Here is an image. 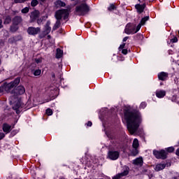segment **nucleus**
Segmentation results:
<instances>
[{"label": "nucleus", "instance_id": "nucleus-1", "mask_svg": "<svg viewBox=\"0 0 179 179\" xmlns=\"http://www.w3.org/2000/svg\"><path fill=\"white\" fill-rule=\"evenodd\" d=\"M124 117L127 124V129L129 134L134 135L142 123V115L139 111L131 107H127L124 110Z\"/></svg>", "mask_w": 179, "mask_h": 179}, {"label": "nucleus", "instance_id": "nucleus-2", "mask_svg": "<svg viewBox=\"0 0 179 179\" xmlns=\"http://www.w3.org/2000/svg\"><path fill=\"white\" fill-rule=\"evenodd\" d=\"M87 12H89V6L86 3H82L76 8V13L78 16H84Z\"/></svg>", "mask_w": 179, "mask_h": 179}, {"label": "nucleus", "instance_id": "nucleus-3", "mask_svg": "<svg viewBox=\"0 0 179 179\" xmlns=\"http://www.w3.org/2000/svg\"><path fill=\"white\" fill-rule=\"evenodd\" d=\"M141 24H138L136 28L132 24H127L124 29V33L126 34H135V33H138V30H141Z\"/></svg>", "mask_w": 179, "mask_h": 179}, {"label": "nucleus", "instance_id": "nucleus-4", "mask_svg": "<svg viewBox=\"0 0 179 179\" xmlns=\"http://www.w3.org/2000/svg\"><path fill=\"white\" fill-rule=\"evenodd\" d=\"M19 83H20V78H15L13 81L10 82V83L3 84L5 92H7V93H10V90H12L13 87H16V86H17Z\"/></svg>", "mask_w": 179, "mask_h": 179}, {"label": "nucleus", "instance_id": "nucleus-5", "mask_svg": "<svg viewBox=\"0 0 179 179\" xmlns=\"http://www.w3.org/2000/svg\"><path fill=\"white\" fill-rule=\"evenodd\" d=\"M69 15V10H68L67 9H62V10H57L55 12V16L57 20H61L62 17H64V20L68 19Z\"/></svg>", "mask_w": 179, "mask_h": 179}, {"label": "nucleus", "instance_id": "nucleus-6", "mask_svg": "<svg viewBox=\"0 0 179 179\" xmlns=\"http://www.w3.org/2000/svg\"><path fill=\"white\" fill-rule=\"evenodd\" d=\"M153 155L156 159H162V160L167 159V152L164 150H161L159 151L154 150Z\"/></svg>", "mask_w": 179, "mask_h": 179}, {"label": "nucleus", "instance_id": "nucleus-7", "mask_svg": "<svg viewBox=\"0 0 179 179\" xmlns=\"http://www.w3.org/2000/svg\"><path fill=\"white\" fill-rule=\"evenodd\" d=\"M40 31H41V28L40 27H29L27 29V33H28L29 36H36Z\"/></svg>", "mask_w": 179, "mask_h": 179}, {"label": "nucleus", "instance_id": "nucleus-8", "mask_svg": "<svg viewBox=\"0 0 179 179\" xmlns=\"http://www.w3.org/2000/svg\"><path fill=\"white\" fill-rule=\"evenodd\" d=\"M26 90L24 87L20 85L15 90L11 91V94H14V97L19 96V94H24Z\"/></svg>", "mask_w": 179, "mask_h": 179}, {"label": "nucleus", "instance_id": "nucleus-9", "mask_svg": "<svg viewBox=\"0 0 179 179\" xmlns=\"http://www.w3.org/2000/svg\"><path fill=\"white\" fill-rule=\"evenodd\" d=\"M108 156L110 160H117L120 157V152L118 151H109Z\"/></svg>", "mask_w": 179, "mask_h": 179}, {"label": "nucleus", "instance_id": "nucleus-10", "mask_svg": "<svg viewBox=\"0 0 179 179\" xmlns=\"http://www.w3.org/2000/svg\"><path fill=\"white\" fill-rule=\"evenodd\" d=\"M38 16H40V12L38 10H34L31 13L30 23H33L37 20Z\"/></svg>", "mask_w": 179, "mask_h": 179}, {"label": "nucleus", "instance_id": "nucleus-11", "mask_svg": "<svg viewBox=\"0 0 179 179\" xmlns=\"http://www.w3.org/2000/svg\"><path fill=\"white\" fill-rule=\"evenodd\" d=\"M17 114H20V108H22V101H17L15 104L13 106Z\"/></svg>", "mask_w": 179, "mask_h": 179}, {"label": "nucleus", "instance_id": "nucleus-12", "mask_svg": "<svg viewBox=\"0 0 179 179\" xmlns=\"http://www.w3.org/2000/svg\"><path fill=\"white\" fill-rule=\"evenodd\" d=\"M167 78H169V73L162 71L158 73V79L159 80H166Z\"/></svg>", "mask_w": 179, "mask_h": 179}, {"label": "nucleus", "instance_id": "nucleus-13", "mask_svg": "<svg viewBox=\"0 0 179 179\" xmlns=\"http://www.w3.org/2000/svg\"><path fill=\"white\" fill-rule=\"evenodd\" d=\"M135 8L138 13H142L145 10V8H146V4H136Z\"/></svg>", "mask_w": 179, "mask_h": 179}, {"label": "nucleus", "instance_id": "nucleus-14", "mask_svg": "<svg viewBox=\"0 0 179 179\" xmlns=\"http://www.w3.org/2000/svg\"><path fill=\"white\" fill-rule=\"evenodd\" d=\"M133 164L135 166H142L143 164V159L142 157H138L133 160Z\"/></svg>", "mask_w": 179, "mask_h": 179}, {"label": "nucleus", "instance_id": "nucleus-15", "mask_svg": "<svg viewBox=\"0 0 179 179\" xmlns=\"http://www.w3.org/2000/svg\"><path fill=\"white\" fill-rule=\"evenodd\" d=\"M128 174H129V171H124L123 172L117 174L116 176H115L113 179H120L122 177H125V176H128Z\"/></svg>", "mask_w": 179, "mask_h": 179}, {"label": "nucleus", "instance_id": "nucleus-16", "mask_svg": "<svg viewBox=\"0 0 179 179\" xmlns=\"http://www.w3.org/2000/svg\"><path fill=\"white\" fill-rule=\"evenodd\" d=\"M3 131L6 134H9V132H10V131H12V126L8 124V123H4L3 124Z\"/></svg>", "mask_w": 179, "mask_h": 179}, {"label": "nucleus", "instance_id": "nucleus-17", "mask_svg": "<svg viewBox=\"0 0 179 179\" xmlns=\"http://www.w3.org/2000/svg\"><path fill=\"white\" fill-rule=\"evenodd\" d=\"M155 94L158 99H163L164 96H166V91L165 90H157Z\"/></svg>", "mask_w": 179, "mask_h": 179}, {"label": "nucleus", "instance_id": "nucleus-18", "mask_svg": "<svg viewBox=\"0 0 179 179\" xmlns=\"http://www.w3.org/2000/svg\"><path fill=\"white\" fill-rule=\"evenodd\" d=\"M50 24H51V22H50V21H48L45 26L44 34L45 35L50 34V33H51V27H50Z\"/></svg>", "mask_w": 179, "mask_h": 179}, {"label": "nucleus", "instance_id": "nucleus-19", "mask_svg": "<svg viewBox=\"0 0 179 179\" xmlns=\"http://www.w3.org/2000/svg\"><path fill=\"white\" fill-rule=\"evenodd\" d=\"M21 22H22V19L20 16H15L13 20V23L15 26H17V24H20Z\"/></svg>", "mask_w": 179, "mask_h": 179}, {"label": "nucleus", "instance_id": "nucleus-20", "mask_svg": "<svg viewBox=\"0 0 179 179\" xmlns=\"http://www.w3.org/2000/svg\"><path fill=\"white\" fill-rule=\"evenodd\" d=\"M166 169V164H158L156 165L155 170V171H161V170H164Z\"/></svg>", "mask_w": 179, "mask_h": 179}, {"label": "nucleus", "instance_id": "nucleus-21", "mask_svg": "<svg viewBox=\"0 0 179 179\" xmlns=\"http://www.w3.org/2000/svg\"><path fill=\"white\" fill-rule=\"evenodd\" d=\"M20 40V36H13L8 39V43L10 44H13L14 43H17Z\"/></svg>", "mask_w": 179, "mask_h": 179}, {"label": "nucleus", "instance_id": "nucleus-22", "mask_svg": "<svg viewBox=\"0 0 179 179\" xmlns=\"http://www.w3.org/2000/svg\"><path fill=\"white\" fill-rule=\"evenodd\" d=\"M132 147L134 149H138L139 148V141L136 138L134 139Z\"/></svg>", "mask_w": 179, "mask_h": 179}, {"label": "nucleus", "instance_id": "nucleus-23", "mask_svg": "<svg viewBox=\"0 0 179 179\" xmlns=\"http://www.w3.org/2000/svg\"><path fill=\"white\" fill-rule=\"evenodd\" d=\"M64 54V52L62 50L58 48L57 49V53H56V58H61Z\"/></svg>", "mask_w": 179, "mask_h": 179}, {"label": "nucleus", "instance_id": "nucleus-24", "mask_svg": "<svg viewBox=\"0 0 179 179\" xmlns=\"http://www.w3.org/2000/svg\"><path fill=\"white\" fill-rule=\"evenodd\" d=\"M59 26H61V20H57L53 27V30H57V29H59Z\"/></svg>", "mask_w": 179, "mask_h": 179}, {"label": "nucleus", "instance_id": "nucleus-25", "mask_svg": "<svg viewBox=\"0 0 179 179\" xmlns=\"http://www.w3.org/2000/svg\"><path fill=\"white\" fill-rule=\"evenodd\" d=\"M55 5L56 6H62L64 7L66 6L65 2L61 1V0H58L55 2Z\"/></svg>", "mask_w": 179, "mask_h": 179}, {"label": "nucleus", "instance_id": "nucleus-26", "mask_svg": "<svg viewBox=\"0 0 179 179\" xmlns=\"http://www.w3.org/2000/svg\"><path fill=\"white\" fill-rule=\"evenodd\" d=\"M148 20H149V16L144 17L141 19V21L139 24H141V26L142 27V24H145V23L148 22Z\"/></svg>", "mask_w": 179, "mask_h": 179}, {"label": "nucleus", "instance_id": "nucleus-27", "mask_svg": "<svg viewBox=\"0 0 179 179\" xmlns=\"http://www.w3.org/2000/svg\"><path fill=\"white\" fill-rule=\"evenodd\" d=\"M139 150H138V148H133V150L131 152V156H137Z\"/></svg>", "mask_w": 179, "mask_h": 179}, {"label": "nucleus", "instance_id": "nucleus-28", "mask_svg": "<svg viewBox=\"0 0 179 179\" xmlns=\"http://www.w3.org/2000/svg\"><path fill=\"white\" fill-rule=\"evenodd\" d=\"M12 22V18L10 16H7L4 20V24H9Z\"/></svg>", "mask_w": 179, "mask_h": 179}, {"label": "nucleus", "instance_id": "nucleus-29", "mask_svg": "<svg viewBox=\"0 0 179 179\" xmlns=\"http://www.w3.org/2000/svg\"><path fill=\"white\" fill-rule=\"evenodd\" d=\"M38 5V1L37 0H32L31 2V6L34 7Z\"/></svg>", "mask_w": 179, "mask_h": 179}, {"label": "nucleus", "instance_id": "nucleus-30", "mask_svg": "<svg viewBox=\"0 0 179 179\" xmlns=\"http://www.w3.org/2000/svg\"><path fill=\"white\" fill-rule=\"evenodd\" d=\"M17 27L16 26H11L10 27V31H11L12 33H15V31H17Z\"/></svg>", "mask_w": 179, "mask_h": 179}, {"label": "nucleus", "instance_id": "nucleus-31", "mask_svg": "<svg viewBox=\"0 0 179 179\" xmlns=\"http://www.w3.org/2000/svg\"><path fill=\"white\" fill-rule=\"evenodd\" d=\"M34 76H40L41 75V70L37 69L34 72Z\"/></svg>", "mask_w": 179, "mask_h": 179}, {"label": "nucleus", "instance_id": "nucleus-32", "mask_svg": "<svg viewBox=\"0 0 179 179\" xmlns=\"http://www.w3.org/2000/svg\"><path fill=\"white\" fill-rule=\"evenodd\" d=\"M166 152L169 153H173L174 152V147H169L166 148Z\"/></svg>", "mask_w": 179, "mask_h": 179}, {"label": "nucleus", "instance_id": "nucleus-33", "mask_svg": "<svg viewBox=\"0 0 179 179\" xmlns=\"http://www.w3.org/2000/svg\"><path fill=\"white\" fill-rule=\"evenodd\" d=\"M29 7H25V8H24L21 10V12H22V13H29Z\"/></svg>", "mask_w": 179, "mask_h": 179}, {"label": "nucleus", "instance_id": "nucleus-34", "mask_svg": "<svg viewBox=\"0 0 179 179\" xmlns=\"http://www.w3.org/2000/svg\"><path fill=\"white\" fill-rule=\"evenodd\" d=\"M27 0H14L15 3H24Z\"/></svg>", "mask_w": 179, "mask_h": 179}, {"label": "nucleus", "instance_id": "nucleus-35", "mask_svg": "<svg viewBox=\"0 0 179 179\" xmlns=\"http://www.w3.org/2000/svg\"><path fill=\"white\" fill-rule=\"evenodd\" d=\"M46 114L47 115H52V110H51V108H48L46 110Z\"/></svg>", "mask_w": 179, "mask_h": 179}, {"label": "nucleus", "instance_id": "nucleus-36", "mask_svg": "<svg viewBox=\"0 0 179 179\" xmlns=\"http://www.w3.org/2000/svg\"><path fill=\"white\" fill-rule=\"evenodd\" d=\"M114 9H115V6L114 4H110L108 8V10H114Z\"/></svg>", "mask_w": 179, "mask_h": 179}, {"label": "nucleus", "instance_id": "nucleus-37", "mask_svg": "<svg viewBox=\"0 0 179 179\" xmlns=\"http://www.w3.org/2000/svg\"><path fill=\"white\" fill-rule=\"evenodd\" d=\"M5 92V85H1L0 87V93H3Z\"/></svg>", "mask_w": 179, "mask_h": 179}, {"label": "nucleus", "instance_id": "nucleus-38", "mask_svg": "<svg viewBox=\"0 0 179 179\" xmlns=\"http://www.w3.org/2000/svg\"><path fill=\"white\" fill-rule=\"evenodd\" d=\"M146 108V103L142 102L140 105V108Z\"/></svg>", "mask_w": 179, "mask_h": 179}, {"label": "nucleus", "instance_id": "nucleus-39", "mask_svg": "<svg viewBox=\"0 0 179 179\" xmlns=\"http://www.w3.org/2000/svg\"><path fill=\"white\" fill-rule=\"evenodd\" d=\"M177 41H178V38H177V37H174L171 40V43H177Z\"/></svg>", "mask_w": 179, "mask_h": 179}, {"label": "nucleus", "instance_id": "nucleus-40", "mask_svg": "<svg viewBox=\"0 0 179 179\" xmlns=\"http://www.w3.org/2000/svg\"><path fill=\"white\" fill-rule=\"evenodd\" d=\"M122 53H123L124 55H127V54H128V50H127V49H122Z\"/></svg>", "mask_w": 179, "mask_h": 179}, {"label": "nucleus", "instance_id": "nucleus-41", "mask_svg": "<svg viewBox=\"0 0 179 179\" xmlns=\"http://www.w3.org/2000/svg\"><path fill=\"white\" fill-rule=\"evenodd\" d=\"M124 48H125V43L120 45L119 47V50H124Z\"/></svg>", "mask_w": 179, "mask_h": 179}, {"label": "nucleus", "instance_id": "nucleus-42", "mask_svg": "<svg viewBox=\"0 0 179 179\" xmlns=\"http://www.w3.org/2000/svg\"><path fill=\"white\" fill-rule=\"evenodd\" d=\"M5 138V134L0 132V141Z\"/></svg>", "mask_w": 179, "mask_h": 179}, {"label": "nucleus", "instance_id": "nucleus-43", "mask_svg": "<svg viewBox=\"0 0 179 179\" xmlns=\"http://www.w3.org/2000/svg\"><path fill=\"white\" fill-rule=\"evenodd\" d=\"M136 38L138 39V38H143V35L142 34H137L136 36Z\"/></svg>", "mask_w": 179, "mask_h": 179}, {"label": "nucleus", "instance_id": "nucleus-44", "mask_svg": "<svg viewBox=\"0 0 179 179\" xmlns=\"http://www.w3.org/2000/svg\"><path fill=\"white\" fill-rule=\"evenodd\" d=\"M37 23H38V24H41V23H43V20H41V18L38 19L37 20Z\"/></svg>", "mask_w": 179, "mask_h": 179}, {"label": "nucleus", "instance_id": "nucleus-45", "mask_svg": "<svg viewBox=\"0 0 179 179\" xmlns=\"http://www.w3.org/2000/svg\"><path fill=\"white\" fill-rule=\"evenodd\" d=\"M92 125H93V124L92 123V122H88L87 123V127H92Z\"/></svg>", "mask_w": 179, "mask_h": 179}, {"label": "nucleus", "instance_id": "nucleus-46", "mask_svg": "<svg viewBox=\"0 0 179 179\" xmlns=\"http://www.w3.org/2000/svg\"><path fill=\"white\" fill-rule=\"evenodd\" d=\"M3 27V25L2 24V20L0 19V29H2Z\"/></svg>", "mask_w": 179, "mask_h": 179}, {"label": "nucleus", "instance_id": "nucleus-47", "mask_svg": "<svg viewBox=\"0 0 179 179\" xmlns=\"http://www.w3.org/2000/svg\"><path fill=\"white\" fill-rule=\"evenodd\" d=\"M35 61H36V64H40V62H41L40 59H36Z\"/></svg>", "mask_w": 179, "mask_h": 179}, {"label": "nucleus", "instance_id": "nucleus-48", "mask_svg": "<svg viewBox=\"0 0 179 179\" xmlns=\"http://www.w3.org/2000/svg\"><path fill=\"white\" fill-rule=\"evenodd\" d=\"M129 38V37H128V36L124 37V38H123V42L127 41V40H128Z\"/></svg>", "mask_w": 179, "mask_h": 179}, {"label": "nucleus", "instance_id": "nucleus-49", "mask_svg": "<svg viewBox=\"0 0 179 179\" xmlns=\"http://www.w3.org/2000/svg\"><path fill=\"white\" fill-rule=\"evenodd\" d=\"M176 155L177 156H179V148H178V149L176 150Z\"/></svg>", "mask_w": 179, "mask_h": 179}, {"label": "nucleus", "instance_id": "nucleus-50", "mask_svg": "<svg viewBox=\"0 0 179 179\" xmlns=\"http://www.w3.org/2000/svg\"><path fill=\"white\" fill-rule=\"evenodd\" d=\"M48 38H49V39L51 38V36H50V35H48Z\"/></svg>", "mask_w": 179, "mask_h": 179}, {"label": "nucleus", "instance_id": "nucleus-51", "mask_svg": "<svg viewBox=\"0 0 179 179\" xmlns=\"http://www.w3.org/2000/svg\"><path fill=\"white\" fill-rule=\"evenodd\" d=\"M42 2H44L45 0H41Z\"/></svg>", "mask_w": 179, "mask_h": 179}, {"label": "nucleus", "instance_id": "nucleus-52", "mask_svg": "<svg viewBox=\"0 0 179 179\" xmlns=\"http://www.w3.org/2000/svg\"><path fill=\"white\" fill-rule=\"evenodd\" d=\"M174 179H177V178H173Z\"/></svg>", "mask_w": 179, "mask_h": 179}, {"label": "nucleus", "instance_id": "nucleus-53", "mask_svg": "<svg viewBox=\"0 0 179 179\" xmlns=\"http://www.w3.org/2000/svg\"><path fill=\"white\" fill-rule=\"evenodd\" d=\"M139 1V2H141V0H138Z\"/></svg>", "mask_w": 179, "mask_h": 179}, {"label": "nucleus", "instance_id": "nucleus-54", "mask_svg": "<svg viewBox=\"0 0 179 179\" xmlns=\"http://www.w3.org/2000/svg\"><path fill=\"white\" fill-rule=\"evenodd\" d=\"M71 1H75V0H71Z\"/></svg>", "mask_w": 179, "mask_h": 179}, {"label": "nucleus", "instance_id": "nucleus-55", "mask_svg": "<svg viewBox=\"0 0 179 179\" xmlns=\"http://www.w3.org/2000/svg\"><path fill=\"white\" fill-rule=\"evenodd\" d=\"M75 179H78V178H75Z\"/></svg>", "mask_w": 179, "mask_h": 179}]
</instances>
